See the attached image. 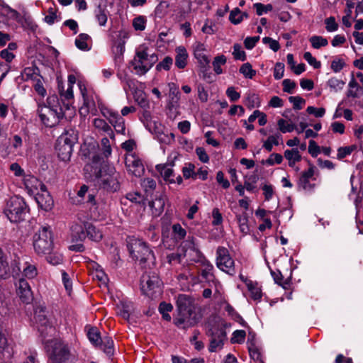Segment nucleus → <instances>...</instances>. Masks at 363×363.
Here are the masks:
<instances>
[{"instance_id": "f257e3e1", "label": "nucleus", "mask_w": 363, "mask_h": 363, "mask_svg": "<svg viewBox=\"0 0 363 363\" xmlns=\"http://www.w3.org/2000/svg\"><path fill=\"white\" fill-rule=\"evenodd\" d=\"M206 335L209 337L208 351H220L227 340L225 323L221 319L210 320L206 325Z\"/></svg>"}, {"instance_id": "f03ea898", "label": "nucleus", "mask_w": 363, "mask_h": 363, "mask_svg": "<svg viewBox=\"0 0 363 363\" xmlns=\"http://www.w3.org/2000/svg\"><path fill=\"white\" fill-rule=\"evenodd\" d=\"M47 103L48 105L39 106V117L46 126L52 127L62 117V108L57 106V96L55 95L49 96Z\"/></svg>"}, {"instance_id": "7ed1b4c3", "label": "nucleus", "mask_w": 363, "mask_h": 363, "mask_svg": "<svg viewBox=\"0 0 363 363\" xmlns=\"http://www.w3.org/2000/svg\"><path fill=\"white\" fill-rule=\"evenodd\" d=\"M158 58L155 53H150L145 46H140L136 50L135 55L131 61V65L136 74L144 75L157 61Z\"/></svg>"}, {"instance_id": "20e7f679", "label": "nucleus", "mask_w": 363, "mask_h": 363, "mask_svg": "<svg viewBox=\"0 0 363 363\" xmlns=\"http://www.w3.org/2000/svg\"><path fill=\"white\" fill-rule=\"evenodd\" d=\"M120 174L113 166L103 167L99 173L96 183L99 189L113 193L120 189Z\"/></svg>"}, {"instance_id": "39448f33", "label": "nucleus", "mask_w": 363, "mask_h": 363, "mask_svg": "<svg viewBox=\"0 0 363 363\" xmlns=\"http://www.w3.org/2000/svg\"><path fill=\"white\" fill-rule=\"evenodd\" d=\"M127 246L130 256L139 261L140 264L146 262L154 264L155 256L147 244L142 240L133 237L128 238Z\"/></svg>"}, {"instance_id": "423d86ee", "label": "nucleus", "mask_w": 363, "mask_h": 363, "mask_svg": "<svg viewBox=\"0 0 363 363\" xmlns=\"http://www.w3.org/2000/svg\"><path fill=\"white\" fill-rule=\"evenodd\" d=\"M4 213L11 222L17 223L25 219L28 208L23 198L14 196L7 201Z\"/></svg>"}, {"instance_id": "0eeeda50", "label": "nucleus", "mask_w": 363, "mask_h": 363, "mask_svg": "<svg viewBox=\"0 0 363 363\" xmlns=\"http://www.w3.org/2000/svg\"><path fill=\"white\" fill-rule=\"evenodd\" d=\"M45 347L52 348V363H75L74 355L69 352L67 346L57 340L48 339L45 341Z\"/></svg>"}, {"instance_id": "6e6552de", "label": "nucleus", "mask_w": 363, "mask_h": 363, "mask_svg": "<svg viewBox=\"0 0 363 363\" xmlns=\"http://www.w3.org/2000/svg\"><path fill=\"white\" fill-rule=\"evenodd\" d=\"M52 236L49 226H41L33 235V247L38 255H46L52 251Z\"/></svg>"}, {"instance_id": "1a4fd4ad", "label": "nucleus", "mask_w": 363, "mask_h": 363, "mask_svg": "<svg viewBox=\"0 0 363 363\" xmlns=\"http://www.w3.org/2000/svg\"><path fill=\"white\" fill-rule=\"evenodd\" d=\"M48 312L45 308L39 306L36 308L34 313V320L36 324L38 332L44 337V342L46 337H52L55 334V328L48 318Z\"/></svg>"}, {"instance_id": "9d476101", "label": "nucleus", "mask_w": 363, "mask_h": 363, "mask_svg": "<svg viewBox=\"0 0 363 363\" xmlns=\"http://www.w3.org/2000/svg\"><path fill=\"white\" fill-rule=\"evenodd\" d=\"M161 281L155 272H145L141 277L142 291L147 296H153L160 291Z\"/></svg>"}, {"instance_id": "9b49d317", "label": "nucleus", "mask_w": 363, "mask_h": 363, "mask_svg": "<svg viewBox=\"0 0 363 363\" xmlns=\"http://www.w3.org/2000/svg\"><path fill=\"white\" fill-rule=\"evenodd\" d=\"M216 265L218 269L230 275L235 274L234 260L228 250L224 247H218L216 252Z\"/></svg>"}, {"instance_id": "f8f14e48", "label": "nucleus", "mask_w": 363, "mask_h": 363, "mask_svg": "<svg viewBox=\"0 0 363 363\" xmlns=\"http://www.w3.org/2000/svg\"><path fill=\"white\" fill-rule=\"evenodd\" d=\"M183 255L179 253H172L167 256V261L169 264L179 263L182 260V257H186L191 258L194 255H199V250L196 249L192 240H187L182 244Z\"/></svg>"}, {"instance_id": "ddd939ff", "label": "nucleus", "mask_w": 363, "mask_h": 363, "mask_svg": "<svg viewBox=\"0 0 363 363\" xmlns=\"http://www.w3.org/2000/svg\"><path fill=\"white\" fill-rule=\"evenodd\" d=\"M72 143L67 136L60 138L55 147L59 158L62 161L69 160L72 153Z\"/></svg>"}, {"instance_id": "4468645a", "label": "nucleus", "mask_w": 363, "mask_h": 363, "mask_svg": "<svg viewBox=\"0 0 363 363\" xmlns=\"http://www.w3.org/2000/svg\"><path fill=\"white\" fill-rule=\"evenodd\" d=\"M80 89L84 99V104L79 109L80 115L85 116L89 113L93 115H96L97 113V108L95 99H97V96L89 94L86 92L85 89H82V87H80Z\"/></svg>"}, {"instance_id": "2eb2a0df", "label": "nucleus", "mask_w": 363, "mask_h": 363, "mask_svg": "<svg viewBox=\"0 0 363 363\" xmlns=\"http://www.w3.org/2000/svg\"><path fill=\"white\" fill-rule=\"evenodd\" d=\"M128 171L135 177H140L144 172V166L141 160L133 153H128L125 158Z\"/></svg>"}, {"instance_id": "dca6fc26", "label": "nucleus", "mask_w": 363, "mask_h": 363, "mask_svg": "<svg viewBox=\"0 0 363 363\" xmlns=\"http://www.w3.org/2000/svg\"><path fill=\"white\" fill-rule=\"evenodd\" d=\"M197 323L196 315L193 311L178 313L174 319V323L179 328L186 329L192 327Z\"/></svg>"}, {"instance_id": "f3484780", "label": "nucleus", "mask_w": 363, "mask_h": 363, "mask_svg": "<svg viewBox=\"0 0 363 363\" xmlns=\"http://www.w3.org/2000/svg\"><path fill=\"white\" fill-rule=\"evenodd\" d=\"M128 38V33L125 30H120L117 35V39L113 40V52L115 55V60L121 62L125 51V40Z\"/></svg>"}, {"instance_id": "a211bd4d", "label": "nucleus", "mask_w": 363, "mask_h": 363, "mask_svg": "<svg viewBox=\"0 0 363 363\" xmlns=\"http://www.w3.org/2000/svg\"><path fill=\"white\" fill-rule=\"evenodd\" d=\"M23 184L28 193L30 195L36 194L40 190L45 189V184L32 175L23 177Z\"/></svg>"}, {"instance_id": "6ab92c4d", "label": "nucleus", "mask_w": 363, "mask_h": 363, "mask_svg": "<svg viewBox=\"0 0 363 363\" xmlns=\"http://www.w3.org/2000/svg\"><path fill=\"white\" fill-rule=\"evenodd\" d=\"M16 292L21 300L29 303L33 300V293L28 283L24 279H20L16 284Z\"/></svg>"}, {"instance_id": "aec40b11", "label": "nucleus", "mask_w": 363, "mask_h": 363, "mask_svg": "<svg viewBox=\"0 0 363 363\" xmlns=\"http://www.w3.org/2000/svg\"><path fill=\"white\" fill-rule=\"evenodd\" d=\"M35 198L39 207L42 209L49 211L52 208L54 204L53 199L48 191L45 186L44 189L40 190L36 194H35Z\"/></svg>"}, {"instance_id": "412c9836", "label": "nucleus", "mask_w": 363, "mask_h": 363, "mask_svg": "<svg viewBox=\"0 0 363 363\" xmlns=\"http://www.w3.org/2000/svg\"><path fill=\"white\" fill-rule=\"evenodd\" d=\"M103 114L108 118L110 123L114 127L117 133L125 134V121L118 113L112 111H107L106 113H103Z\"/></svg>"}, {"instance_id": "4be33fe9", "label": "nucleus", "mask_w": 363, "mask_h": 363, "mask_svg": "<svg viewBox=\"0 0 363 363\" xmlns=\"http://www.w3.org/2000/svg\"><path fill=\"white\" fill-rule=\"evenodd\" d=\"M213 265L209 262L204 263L203 268L201 269V276L208 282L210 286H214L216 292L220 293V284L215 279V277L212 273Z\"/></svg>"}, {"instance_id": "5701e85b", "label": "nucleus", "mask_w": 363, "mask_h": 363, "mask_svg": "<svg viewBox=\"0 0 363 363\" xmlns=\"http://www.w3.org/2000/svg\"><path fill=\"white\" fill-rule=\"evenodd\" d=\"M314 174V167L311 166L307 171L303 172L299 178L298 186L305 190H311L314 185L310 183V179Z\"/></svg>"}, {"instance_id": "b1692460", "label": "nucleus", "mask_w": 363, "mask_h": 363, "mask_svg": "<svg viewBox=\"0 0 363 363\" xmlns=\"http://www.w3.org/2000/svg\"><path fill=\"white\" fill-rule=\"evenodd\" d=\"M192 300L185 294H180L177 298V308L178 313L193 311Z\"/></svg>"}, {"instance_id": "393cba45", "label": "nucleus", "mask_w": 363, "mask_h": 363, "mask_svg": "<svg viewBox=\"0 0 363 363\" xmlns=\"http://www.w3.org/2000/svg\"><path fill=\"white\" fill-rule=\"evenodd\" d=\"M86 223H75L71 226V235L73 240H83L87 237L86 231L84 227Z\"/></svg>"}, {"instance_id": "a878e982", "label": "nucleus", "mask_w": 363, "mask_h": 363, "mask_svg": "<svg viewBox=\"0 0 363 363\" xmlns=\"http://www.w3.org/2000/svg\"><path fill=\"white\" fill-rule=\"evenodd\" d=\"M240 279L245 283L248 291L250 292L252 298L254 300H259L262 298V293L258 284L247 279H245L242 276H240Z\"/></svg>"}, {"instance_id": "bb28decb", "label": "nucleus", "mask_w": 363, "mask_h": 363, "mask_svg": "<svg viewBox=\"0 0 363 363\" xmlns=\"http://www.w3.org/2000/svg\"><path fill=\"white\" fill-rule=\"evenodd\" d=\"M175 65L179 68L183 69L186 65L188 53L186 50L183 46H179L176 48Z\"/></svg>"}, {"instance_id": "cd10ccee", "label": "nucleus", "mask_w": 363, "mask_h": 363, "mask_svg": "<svg viewBox=\"0 0 363 363\" xmlns=\"http://www.w3.org/2000/svg\"><path fill=\"white\" fill-rule=\"evenodd\" d=\"M157 170L160 173L163 179L171 184H174V172L172 167L169 164H158L156 166Z\"/></svg>"}, {"instance_id": "c85d7f7f", "label": "nucleus", "mask_w": 363, "mask_h": 363, "mask_svg": "<svg viewBox=\"0 0 363 363\" xmlns=\"http://www.w3.org/2000/svg\"><path fill=\"white\" fill-rule=\"evenodd\" d=\"M86 231L87 237L91 240L95 242L100 241L103 238L102 232L91 223H86L84 224Z\"/></svg>"}, {"instance_id": "c756f323", "label": "nucleus", "mask_w": 363, "mask_h": 363, "mask_svg": "<svg viewBox=\"0 0 363 363\" xmlns=\"http://www.w3.org/2000/svg\"><path fill=\"white\" fill-rule=\"evenodd\" d=\"M165 198L160 196L150 202L149 206L152 208V214L159 216L164 210Z\"/></svg>"}, {"instance_id": "7c9ffc66", "label": "nucleus", "mask_w": 363, "mask_h": 363, "mask_svg": "<svg viewBox=\"0 0 363 363\" xmlns=\"http://www.w3.org/2000/svg\"><path fill=\"white\" fill-rule=\"evenodd\" d=\"M204 50V45L201 43H198L194 48L195 57L203 67L208 65L210 62L208 58L203 52Z\"/></svg>"}, {"instance_id": "2f4dec72", "label": "nucleus", "mask_w": 363, "mask_h": 363, "mask_svg": "<svg viewBox=\"0 0 363 363\" xmlns=\"http://www.w3.org/2000/svg\"><path fill=\"white\" fill-rule=\"evenodd\" d=\"M0 13L9 20H15L18 22L21 21L20 13L8 5H3L0 9Z\"/></svg>"}, {"instance_id": "473e14b6", "label": "nucleus", "mask_w": 363, "mask_h": 363, "mask_svg": "<svg viewBox=\"0 0 363 363\" xmlns=\"http://www.w3.org/2000/svg\"><path fill=\"white\" fill-rule=\"evenodd\" d=\"M284 157L289 161V165L290 167H294L296 162L300 161L301 159L299 151L296 148L285 150Z\"/></svg>"}, {"instance_id": "72a5a7b5", "label": "nucleus", "mask_w": 363, "mask_h": 363, "mask_svg": "<svg viewBox=\"0 0 363 363\" xmlns=\"http://www.w3.org/2000/svg\"><path fill=\"white\" fill-rule=\"evenodd\" d=\"M38 275L35 265L29 262H25L23 264V276L27 279H33Z\"/></svg>"}, {"instance_id": "f704fd0d", "label": "nucleus", "mask_w": 363, "mask_h": 363, "mask_svg": "<svg viewBox=\"0 0 363 363\" xmlns=\"http://www.w3.org/2000/svg\"><path fill=\"white\" fill-rule=\"evenodd\" d=\"M93 125L96 128L106 133L111 138H114V134L111 126H109L104 120L95 118L93 121Z\"/></svg>"}, {"instance_id": "c9c22d12", "label": "nucleus", "mask_w": 363, "mask_h": 363, "mask_svg": "<svg viewBox=\"0 0 363 363\" xmlns=\"http://www.w3.org/2000/svg\"><path fill=\"white\" fill-rule=\"evenodd\" d=\"M248 14L245 12H241V11L238 8H235L231 11L229 20L233 24H239L242 22L244 18H247Z\"/></svg>"}, {"instance_id": "e433bc0d", "label": "nucleus", "mask_w": 363, "mask_h": 363, "mask_svg": "<svg viewBox=\"0 0 363 363\" xmlns=\"http://www.w3.org/2000/svg\"><path fill=\"white\" fill-rule=\"evenodd\" d=\"M237 221L240 228V232L247 235L250 233V226L248 225V216L246 213H243L237 216Z\"/></svg>"}, {"instance_id": "4c0bfd02", "label": "nucleus", "mask_w": 363, "mask_h": 363, "mask_svg": "<svg viewBox=\"0 0 363 363\" xmlns=\"http://www.w3.org/2000/svg\"><path fill=\"white\" fill-rule=\"evenodd\" d=\"M94 13L96 19L97 20L99 26H104L108 20V11L107 9L99 6L96 8Z\"/></svg>"}, {"instance_id": "58836bf2", "label": "nucleus", "mask_w": 363, "mask_h": 363, "mask_svg": "<svg viewBox=\"0 0 363 363\" xmlns=\"http://www.w3.org/2000/svg\"><path fill=\"white\" fill-rule=\"evenodd\" d=\"M345 82L336 77H331L327 82V85L330 87V90L334 92H338L343 89Z\"/></svg>"}, {"instance_id": "ea45409f", "label": "nucleus", "mask_w": 363, "mask_h": 363, "mask_svg": "<svg viewBox=\"0 0 363 363\" xmlns=\"http://www.w3.org/2000/svg\"><path fill=\"white\" fill-rule=\"evenodd\" d=\"M99 346H100L101 349L108 355H112L113 354V341L110 337H104L101 340V342H100Z\"/></svg>"}, {"instance_id": "a19ab883", "label": "nucleus", "mask_w": 363, "mask_h": 363, "mask_svg": "<svg viewBox=\"0 0 363 363\" xmlns=\"http://www.w3.org/2000/svg\"><path fill=\"white\" fill-rule=\"evenodd\" d=\"M90 40V36L86 33L79 34L75 40V45L77 48L82 50H89V48L87 41Z\"/></svg>"}, {"instance_id": "79ce46f5", "label": "nucleus", "mask_w": 363, "mask_h": 363, "mask_svg": "<svg viewBox=\"0 0 363 363\" xmlns=\"http://www.w3.org/2000/svg\"><path fill=\"white\" fill-rule=\"evenodd\" d=\"M279 138H281V135L279 134L269 136L266 140L263 141V147L267 151L271 152L272 150L273 145H279Z\"/></svg>"}, {"instance_id": "37998d69", "label": "nucleus", "mask_w": 363, "mask_h": 363, "mask_svg": "<svg viewBox=\"0 0 363 363\" xmlns=\"http://www.w3.org/2000/svg\"><path fill=\"white\" fill-rule=\"evenodd\" d=\"M159 311L162 314L164 320L167 321L171 320V316L169 312L173 309V306L169 303L161 302L159 306Z\"/></svg>"}, {"instance_id": "c03bdc74", "label": "nucleus", "mask_w": 363, "mask_h": 363, "mask_svg": "<svg viewBox=\"0 0 363 363\" xmlns=\"http://www.w3.org/2000/svg\"><path fill=\"white\" fill-rule=\"evenodd\" d=\"M10 148L13 152L20 153L23 147V140L21 136L14 135L12 138L9 139Z\"/></svg>"}, {"instance_id": "a18cd8bd", "label": "nucleus", "mask_w": 363, "mask_h": 363, "mask_svg": "<svg viewBox=\"0 0 363 363\" xmlns=\"http://www.w3.org/2000/svg\"><path fill=\"white\" fill-rule=\"evenodd\" d=\"M309 41L311 43V46L315 49L325 47L328 44V41L326 38L319 35H313L311 37Z\"/></svg>"}, {"instance_id": "49530a36", "label": "nucleus", "mask_w": 363, "mask_h": 363, "mask_svg": "<svg viewBox=\"0 0 363 363\" xmlns=\"http://www.w3.org/2000/svg\"><path fill=\"white\" fill-rule=\"evenodd\" d=\"M10 274V268L6 257L0 255V277L6 279Z\"/></svg>"}, {"instance_id": "de8ad7c7", "label": "nucleus", "mask_w": 363, "mask_h": 363, "mask_svg": "<svg viewBox=\"0 0 363 363\" xmlns=\"http://www.w3.org/2000/svg\"><path fill=\"white\" fill-rule=\"evenodd\" d=\"M225 62L226 57L224 55H221L216 57L212 63L214 72L218 74H221L223 72L221 66L224 65Z\"/></svg>"}, {"instance_id": "09e8293b", "label": "nucleus", "mask_w": 363, "mask_h": 363, "mask_svg": "<svg viewBox=\"0 0 363 363\" xmlns=\"http://www.w3.org/2000/svg\"><path fill=\"white\" fill-rule=\"evenodd\" d=\"M87 336L90 342L96 346L99 345V343L102 340V338L100 337L99 332L95 328H91L89 329L87 333Z\"/></svg>"}, {"instance_id": "8fccbe9b", "label": "nucleus", "mask_w": 363, "mask_h": 363, "mask_svg": "<svg viewBox=\"0 0 363 363\" xmlns=\"http://www.w3.org/2000/svg\"><path fill=\"white\" fill-rule=\"evenodd\" d=\"M277 125L279 126V129L283 133H291L296 129L295 124H294L293 123H289L282 118L278 121Z\"/></svg>"}, {"instance_id": "3c124183", "label": "nucleus", "mask_w": 363, "mask_h": 363, "mask_svg": "<svg viewBox=\"0 0 363 363\" xmlns=\"http://www.w3.org/2000/svg\"><path fill=\"white\" fill-rule=\"evenodd\" d=\"M46 255L47 261L52 265L60 264L62 262V255L58 252L50 251Z\"/></svg>"}, {"instance_id": "603ef678", "label": "nucleus", "mask_w": 363, "mask_h": 363, "mask_svg": "<svg viewBox=\"0 0 363 363\" xmlns=\"http://www.w3.org/2000/svg\"><path fill=\"white\" fill-rule=\"evenodd\" d=\"M240 72L248 79H252L256 74V71L252 69V65L249 62L245 63L241 66Z\"/></svg>"}, {"instance_id": "864d4df0", "label": "nucleus", "mask_w": 363, "mask_h": 363, "mask_svg": "<svg viewBox=\"0 0 363 363\" xmlns=\"http://www.w3.org/2000/svg\"><path fill=\"white\" fill-rule=\"evenodd\" d=\"M118 313L119 314V315H121L124 319L128 320L129 318L131 311L130 305L123 302H121L120 304L118 305Z\"/></svg>"}, {"instance_id": "5fc2aeb1", "label": "nucleus", "mask_w": 363, "mask_h": 363, "mask_svg": "<svg viewBox=\"0 0 363 363\" xmlns=\"http://www.w3.org/2000/svg\"><path fill=\"white\" fill-rule=\"evenodd\" d=\"M355 206L357 208V213H356V220H357V225L359 228V233L362 234L363 233V229L360 228V225H363V222H361L359 220L360 215L363 213V208L361 205V202L359 201V198H357L355 201Z\"/></svg>"}, {"instance_id": "6e6d98bb", "label": "nucleus", "mask_w": 363, "mask_h": 363, "mask_svg": "<svg viewBox=\"0 0 363 363\" xmlns=\"http://www.w3.org/2000/svg\"><path fill=\"white\" fill-rule=\"evenodd\" d=\"M282 161L283 157L281 155L278 153H272L269 155V158L265 162H263V163L272 166L274 164H281Z\"/></svg>"}, {"instance_id": "4d7b16f0", "label": "nucleus", "mask_w": 363, "mask_h": 363, "mask_svg": "<svg viewBox=\"0 0 363 363\" xmlns=\"http://www.w3.org/2000/svg\"><path fill=\"white\" fill-rule=\"evenodd\" d=\"M195 166L191 163L186 164L182 169L184 177L185 179H189L191 177L194 179L195 175Z\"/></svg>"}, {"instance_id": "13d9d810", "label": "nucleus", "mask_w": 363, "mask_h": 363, "mask_svg": "<svg viewBox=\"0 0 363 363\" xmlns=\"http://www.w3.org/2000/svg\"><path fill=\"white\" fill-rule=\"evenodd\" d=\"M254 7L256 9L257 14L262 16L264 13H267L272 10L273 6L272 4L264 5L262 3H256L254 4Z\"/></svg>"}, {"instance_id": "bf43d9fd", "label": "nucleus", "mask_w": 363, "mask_h": 363, "mask_svg": "<svg viewBox=\"0 0 363 363\" xmlns=\"http://www.w3.org/2000/svg\"><path fill=\"white\" fill-rule=\"evenodd\" d=\"M156 182L151 178H145L141 182V186L145 191H152L156 188Z\"/></svg>"}, {"instance_id": "052dcab7", "label": "nucleus", "mask_w": 363, "mask_h": 363, "mask_svg": "<svg viewBox=\"0 0 363 363\" xmlns=\"http://www.w3.org/2000/svg\"><path fill=\"white\" fill-rule=\"evenodd\" d=\"M325 23L326 25L325 28L328 32H334L338 29V24L336 23L335 18L333 16L327 18L325 20Z\"/></svg>"}, {"instance_id": "680f3d73", "label": "nucleus", "mask_w": 363, "mask_h": 363, "mask_svg": "<svg viewBox=\"0 0 363 363\" xmlns=\"http://www.w3.org/2000/svg\"><path fill=\"white\" fill-rule=\"evenodd\" d=\"M146 19L144 16L136 17L133 22V26L136 30H144L145 28Z\"/></svg>"}, {"instance_id": "e2e57ef3", "label": "nucleus", "mask_w": 363, "mask_h": 363, "mask_svg": "<svg viewBox=\"0 0 363 363\" xmlns=\"http://www.w3.org/2000/svg\"><path fill=\"white\" fill-rule=\"evenodd\" d=\"M355 149V146H347V147H341L337 150V158L339 160L343 159L346 156L350 155L352 152Z\"/></svg>"}, {"instance_id": "0e129e2a", "label": "nucleus", "mask_w": 363, "mask_h": 363, "mask_svg": "<svg viewBox=\"0 0 363 363\" xmlns=\"http://www.w3.org/2000/svg\"><path fill=\"white\" fill-rule=\"evenodd\" d=\"M233 55L235 60L241 61L245 60V52L242 50L241 46L239 44L234 45Z\"/></svg>"}, {"instance_id": "69168bd1", "label": "nucleus", "mask_w": 363, "mask_h": 363, "mask_svg": "<svg viewBox=\"0 0 363 363\" xmlns=\"http://www.w3.org/2000/svg\"><path fill=\"white\" fill-rule=\"evenodd\" d=\"M172 230L176 239H183L186 235V230L179 224H174Z\"/></svg>"}, {"instance_id": "338daca9", "label": "nucleus", "mask_w": 363, "mask_h": 363, "mask_svg": "<svg viewBox=\"0 0 363 363\" xmlns=\"http://www.w3.org/2000/svg\"><path fill=\"white\" fill-rule=\"evenodd\" d=\"M303 58L308 62V63L313 66L315 69H318L320 67V62L318 61L311 52H306L303 55Z\"/></svg>"}, {"instance_id": "774afa93", "label": "nucleus", "mask_w": 363, "mask_h": 363, "mask_svg": "<svg viewBox=\"0 0 363 363\" xmlns=\"http://www.w3.org/2000/svg\"><path fill=\"white\" fill-rule=\"evenodd\" d=\"M289 100L293 104L294 108L297 110L301 109L306 102L305 100L300 96H290Z\"/></svg>"}]
</instances>
